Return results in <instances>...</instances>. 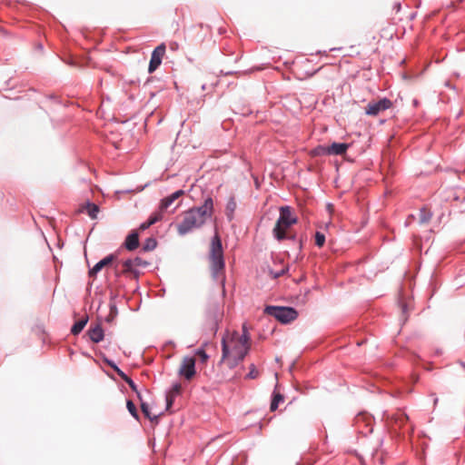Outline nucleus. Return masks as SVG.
<instances>
[{"mask_svg": "<svg viewBox=\"0 0 465 465\" xmlns=\"http://www.w3.org/2000/svg\"><path fill=\"white\" fill-rule=\"evenodd\" d=\"M213 200L208 194L200 206L193 207L183 213V220L177 224L180 235H186L195 229L201 228L213 215Z\"/></svg>", "mask_w": 465, "mask_h": 465, "instance_id": "obj_1", "label": "nucleus"}, {"mask_svg": "<svg viewBox=\"0 0 465 465\" xmlns=\"http://www.w3.org/2000/svg\"><path fill=\"white\" fill-rule=\"evenodd\" d=\"M250 351V345H244L241 341H235L231 336L223 335L222 338V361L229 369H234L242 362Z\"/></svg>", "mask_w": 465, "mask_h": 465, "instance_id": "obj_2", "label": "nucleus"}, {"mask_svg": "<svg viewBox=\"0 0 465 465\" xmlns=\"http://www.w3.org/2000/svg\"><path fill=\"white\" fill-rule=\"evenodd\" d=\"M209 262L213 279L216 282H220L223 285L225 281V261L223 257L222 240L217 233H215L212 238Z\"/></svg>", "mask_w": 465, "mask_h": 465, "instance_id": "obj_3", "label": "nucleus"}, {"mask_svg": "<svg viewBox=\"0 0 465 465\" xmlns=\"http://www.w3.org/2000/svg\"><path fill=\"white\" fill-rule=\"evenodd\" d=\"M223 318V306L220 302H209L204 312L203 330L205 334L215 336Z\"/></svg>", "mask_w": 465, "mask_h": 465, "instance_id": "obj_4", "label": "nucleus"}, {"mask_svg": "<svg viewBox=\"0 0 465 465\" xmlns=\"http://www.w3.org/2000/svg\"><path fill=\"white\" fill-rule=\"evenodd\" d=\"M297 217L292 213V208L288 205L280 208V215L272 230L273 237L277 241H283L287 238V230L297 223Z\"/></svg>", "mask_w": 465, "mask_h": 465, "instance_id": "obj_5", "label": "nucleus"}, {"mask_svg": "<svg viewBox=\"0 0 465 465\" xmlns=\"http://www.w3.org/2000/svg\"><path fill=\"white\" fill-rule=\"evenodd\" d=\"M264 312L283 324L290 323L298 317V312L294 308L286 306L269 305L265 307Z\"/></svg>", "mask_w": 465, "mask_h": 465, "instance_id": "obj_6", "label": "nucleus"}, {"mask_svg": "<svg viewBox=\"0 0 465 465\" xmlns=\"http://www.w3.org/2000/svg\"><path fill=\"white\" fill-rule=\"evenodd\" d=\"M149 263L143 261L140 257H135L134 259H127L123 262V271L121 272H115L117 277L121 274H133L135 278L138 277L139 272L136 270V267H146Z\"/></svg>", "mask_w": 465, "mask_h": 465, "instance_id": "obj_7", "label": "nucleus"}, {"mask_svg": "<svg viewBox=\"0 0 465 465\" xmlns=\"http://www.w3.org/2000/svg\"><path fill=\"white\" fill-rule=\"evenodd\" d=\"M392 106V102L384 97L379 101H373L367 104L365 107V114L371 116H376L381 112L390 109Z\"/></svg>", "mask_w": 465, "mask_h": 465, "instance_id": "obj_8", "label": "nucleus"}, {"mask_svg": "<svg viewBox=\"0 0 465 465\" xmlns=\"http://www.w3.org/2000/svg\"><path fill=\"white\" fill-rule=\"evenodd\" d=\"M166 46L163 43L156 46L152 52L151 59L149 62L148 72L153 73L162 64L163 57L165 54Z\"/></svg>", "mask_w": 465, "mask_h": 465, "instance_id": "obj_9", "label": "nucleus"}, {"mask_svg": "<svg viewBox=\"0 0 465 465\" xmlns=\"http://www.w3.org/2000/svg\"><path fill=\"white\" fill-rule=\"evenodd\" d=\"M195 373V359L193 357H184L179 369V374L190 381Z\"/></svg>", "mask_w": 465, "mask_h": 465, "instance_id": "obj_10", "label": "nucleus"}, {"mask_svg": "<svg viewBox=\"0 0 465 465\" xmlns=\"http://www.w3.org/2000/svg\"><path fill=\"white\" fill-rule=\"evenodd\" d=\"M349 148V144L345 143H332L329 146H319L316 150L319 153L328 155H342Z\"/></svg>", "mask_w": 465, "mask_h": 465, "instance_id": "obj_11", "label": "nucleus"}, {"mask_svg": "<svg viewBox=\"0 0 465 465\" xmlns=\"http://www.w3.org/2000/svg\"><path fill=\"white\" fill-rule=\"evenodd\" d=\"M117 255L115 253H111L102 260H100L98 262L94 264L93 268L89 270V277L95 278L97 273L105 266L111 264L114 260H116Z\"/></svg>", "mask_w": 465, "mask_h": 465, "instance_id": "obj_12", "label": "nucleus"}, {"mask_svg": "<svg viewBox=\"0 0 465 465\" xmlns=\"http://www.w3.org/2000/svg\"><path fill=\"white\" fill-rule=\"evenodd\" d=\"M184 193H185L183 190H177L172 194L163 198L159 205V210L161 212L166 211L174 203V201L183 196Z\"/></svg>", "mask_w": 465, "mask_h": 465, "instance_id": "obj_13", "label": "nucleus"}, {"mask_svg": "<svg viewBox=\"0 0 465 465\" xmlns=\"http://www.w3.org/2000/svg\"><path fill=\"white\" fill-rule=\"evenodd\" d=\"M124 246L128 251H134L139 246V234L137 231H132L126 236Z\"/></svg>", "mask_w": 465, "mask_h": 465, "instance_id": "obj_14", "label": "nucleus"}, {"mask_svg": "<svg viewBox=\"0 0 465 465\" xmlns=\"http://www.w3.org/2000/svg\"><path fill=\"white\" fill-rule=\"evenodd\" d=\"M88 336L93 342L98 343L104 340V332L101 325L96 324L89 329Z\"/></svg>", "mask_w": 465, "mask_h": 465, "instance_id": "obj_15", "label": "nucleus"}, {"mask_svg": "<svg viewBox=\"0 0 465 465\" xmlns=\"http://www.w3.org/2000/svg\"><path fill=\"white\" fill-rule=\"evenodd\" d=\"M232 338H233L235 341H241L244 345H250V335L248 333V330L245 325H242V333L239 334L237 331H233L232 333L229 334Z\"/></svg>", "mask_w": 465, "mask_h": 465, "instance_id": "obj_16", "label": "nucleus"}, {"mask_svg": "<svg viewBox=\"0 0 465 465\" xmlns=\"http://www.w3.org/2000/svg\"><path fill=\"white\" fill-rule=\"evenodd\" d=\"M88 320V316L85 315L82 317L80 320L76 321L71 328V333L73 335H78L87 324Z\"/></svg>", "mask_w": 465, "mask_h": 465, "instance_id": "obj_17", "label": "nucleus"}, {"mask_svg": "<svg viewBox=\"0 0 465 465\" xmlns=\"http://www.w3.org/2000/svg\"><path fill=\"white\" fill-rule=\"evenodd\" d=\"M237 204L233 196H231L225 206V215L228 221H232L234 217V212L236 210Z\"/></svg>", "mask_w": 465, "mask_h": 465, "instance_id": "obj_18", "label": "nucleus"}, {"mask_svg": "<svg viewBox=\"0 0 465 465\" xmlns=\"http://www.w3.org/2000/svg\"><path fill=\"white\" fill-rule=\"evenodd\" d=\"M140 401H141V410H142V412L143 413V415H144L147 419H149L150 420H152V421H153V420H158V416H157V415H153H153L151 414L149 405H148L146 402H144V401H143V399H142V398H141Z\"/></svg>", "mask_w": 465, "mask_h": 465, "instance_id": "obj_19", "label": "nucleus"}, {"mask_svg": "<svg viewBox=\"0 0 465 465\" xmlns=\"http://www.w3.org/2000/svg\"><path fill=\"white\" fill-rule=\"evenodd\" d=\"M284 400L283 396L281 393L273 392L272 399L270 405V410L274 411L278 409L280 402H282Z\"/></svg>", "mask_w": 465, "mask_h": 465, "instance_id": "obj_20", "label": "nucleus"}, {"mask_svg": "<svg viewBox=\"0 0 465 465\" xmlns=\"http://www.w3.org/2000/svg\"><path fill=\"white\" fill-rule=\"evenodd\" d=\"M86 213L92 219H95L97 216V213L99 212V207L97 204L94 203L87 202L86 203Z\"/></svg>", "mask_w": 465, "mask_h": 465, "instance_id": "obj_21", "label": "nucleus"}, {"mask_svg": "<svg viewBox=\"0 0 465 465\" xmlns=\"http://www.w3.org/2000/svg\"><path fill=\"white\" fill-rule=\"evenodd\" d=\"M157 246V241L153 237L147 238L143 244V251L151 252Z\"/></svg>", "mask_w": 465, "mask_h": 465, "instance_id": "obj_22", "label": "nucleus"}, {"mask_svg": "<svg viewBox=\"0 0 465 465\" xmlns=\"http://www.w3.org/2000/svg\"><path fill=\"white\" fill-rule=\"evenodd\" d=\"M207 343L208 342L205 341L201 348L195 351V355H197L200 358L202 363H205L209 359V355L206 353L204 350V346H206Z\"/></svg>", "mask_w": 465, "mask_h": 465, "instance_id": "obj_23", "label": "nucleus"}, {"mask_svg": "<svg viewBox=\"0 0 465 465\" xmlns=\"http://www.w3.org/2000/svg\"><path fill=\"white\" fill-rule=\"evenodd\" d=\"M420 223H426L431 218V213L426 208H421L419 213Z\"/></svg>", "mask_w": 465, "mask_h": 465, "instance_id": "obj_24", "label": "nucleus"}, {"mask_svg": "<svg viewBox=\"0 0 465 465\" xmlns=\"http://www.w3.org/2000/svg\"><path fill=\"white\" fill-rule=\"evenodd\" d=\"M126 408L129 411V413L136 420H139V414H138V411H137V409L134 405V403L133 402V401L131 400H127L126 401Z\"/></svg>", "mask_w": 465, "mask_h": 465, "instance_id": "obj_25", "label": "nucleus"}, {"mask_svg": "<svg viewBox=\"0 0 465 465\" xmlns=\"http://www.w3.org/2000/svg\"><path fill=\"white\" fill-rule=\"evenodd\" d=\"M325 243V235L321 232L315 233V244L318 247H322Z\"/></svg>", "mask_w": 465, "mask_h": 465, "instance_id": "obj_26", "label": "nucleus"}, {"mask_svg": "<svg viewBox=\"0 0 465 465\" xmlns=\"http://www.w3.org/2000/svg\"><path fill=\"white\" fill-rule=\"evenodd\" d=\"M259 375V372L258 371L256 370V367L253 363H252L250 365V371L249 372L246 374L245 378L246 379H256Z\"/></svg>", "mask_w": 465, "mask_h": 465, "instance_id": "obj_27", "label": "nucleus"}, {"mask_svg": "<svg viewBox=\"0 0 465 465\" xmlns=\"http://www.w3.org/2000/svg\"><path fill=\"white\" fill-rule=\"evenodd\" d=\"M126 383L130 386V388L132 389V391H133L134 392H135V394H136L137 398H138L139 400H141L142 394H141L140 391L138 390L137 385L134 383V381L131 378H129V379L126 381Z\"/></svg>", "mask_w": 465, "mask_h": 465, "instance_id": "obj_28", "label": "nucleus"}, {"mask_svg": "<svg viewBox=\"0 0 465 465\" xmlns=\"http://www.w3.org/2000/svg\"><path fill=\"white\" fill-rule=\"evenodd\" d=\"M181 390H182V386L180 383H178V382L173 383L170 391L168 392V394L175 397L176 395H178L180 393Z\"/></svg>", "mask_w": 465, "mask_h": 465, "instance_id": "obj_29", "label": "nucleus"}, {"mask_svg": "<svg viewBox=\"0 0 465 465\" xmlns=\"http://www.w3.org/2000/svg\"><path fill=\"white\" fill-rule=\"evenodd\" d=\"M161 211L160 213H153L149 218H148V221H149V224H154L156 223L157 222H159L160 220H162L163 216L161 214Z\"/></svg>", "mask_w": 465, "mask_h": 465, "instance_id": "obj_30", "label": "nucleus"}, {"mask_svg": "<svg viewBox=\"0 0 465 465\" xmlns=\"http://www.w3.org/2000/svg\"><path fill=\"white\" fill-rule=\"evenodd\" d=\"M109 313L113 318L116 317L118 311H117V307L114 303H110V312Z\"/></svg>", "mask_w": 465, "mask_h": 465, "instance_id": "obj_31", "label": "nucleus"}, {"mask_svg": "<svg viewBox=\"0 0 465 465\" xmlns=\"http://www.w3.org/2000/svg\"><path fill=\"white\" fill-rule=\"evenodd\" d=\"M117 373V375L126 382V381L130 378L124 371H123L120 368L117 369V371H115Z\"/></svg>", "mask_w": 465, "mask_h": 465, "instance_id": "obj_32", "label": "nucleus"}, {"mask_svg": "<svg viewBox=\"0 0 465 465\" xmlns=\"http://www.w3.org/2000/svg\"><path fill=\"white\" fill-rule=\"evenodd\" d=\"M288 272V268H283L278 272H273V278L277 279L282 275H284Z\"/></svg>", "mask_w": 465, "mask_h": 465, "instance_id": "obj_33", "label": "nucleus"}, {"mask_svg": "<svg viewBox=\"0 0 465 465\" xmlns=\"http://www.w3.org/2000/svg\"><path fill=\"white\" fill-rule=\"evenodd\" d=\"M104 361L106 362V364L108 366H110L114 371H117V369H119V367L115 364V362L112 360H108V359H105Z\"/></svg>", "mask_w": 465, "mask_h": 465, "instance_id": "obj_34", "label": "nucleus"}, {"mask_svg": "<svg viewBox=\"0 0 465 465\" xmlns=\"http://www.w3.org/2000/svg\"><path fill=\"white\" fill-rule=\"evenodd\" d=\"M173 401H174V396L170 395V394L167 393V395H166V407H167V409H169L172 406Z\"/></svg>", "mask_w": 465, "mask_h": 465, "instance_id": "obj_35", "label": "nucleus"}, {"mask_svg": "<svg viewBox=\"0 0 465 465\" xmlns=\"http://www.w3.org/2000/svg\"><path fill=\"white\" fill-rule=\"evenodd\" d=\"M150 226H152V224H149V221H145L143 223H142L139 226V230L141 231H145L147 230Z\"/></svg>", "mask_w": 465, "mask_h": 465, "instance_id": "obj_36", "label": "nucleus"}, {"mask_svg": "<svg viewBox=\"0 0 465 465\" xmlns=\"http://www.w3.org/2000/svg\"><path fill=\"white\" fill-rule=\"evenodd\" d=\"M409 420V417L407 414L405 413H402L400 417V421L401 422H404V421H407Z\"/></svg>", "mask_w": 465, "mask_h": 465, "instance_id": "obj_37", "label": "nucleus"}, {"mask_svg": "<svg viewBox=\"0 0 465 465\" xmlns=\"http://www.w3.org/2000/svg\"><path fill=\"white\" fill-rule=\"evenodd\" d=\"M285 240H290V241L295 242L297 239H296L295 234H291V235L287 234V238Z\"/></svg>", "mask_w": 465, "mask_h": 465, "instance_id": "obj_38", "label": "nucleus"}, {"mask_svg": "<svg viewBox=\"0 0 465 465\" xmlns=\"http://www.w3.org/2000/svg\"><path fill=\"white\" fill-rule=\"evenodd\" d=\"M401 3H395L393 8L396 10V12H399L401 10Z\"/></svg>", "mask_w": 465, "mask_h": 465, "instance_id": "obj_39", "label": "nucleus"}, {"mask_svg": "<svg viewBox=\"0 0 465 465\" xmlns=\"http://www.w3.org/2000/svg\"><path fill=\"white\" fill-rule=\"evenodd\" d=\"M170 47H171L172 50H175V49L178 48V44L175 43V42L171 43Z\"/></svg>", "mask_w": 465, "mask_h": 465, "instance_id": "obj_40", "label": "nucleus"}, {"mask_svg": "<svg viewBox=\"0 0 465 465\" xmlns=\"http://www.w3.org/2000/svg\"><path fill=\"white\" fill-rule=\"evenodd\" d=\"M431 396H433V403H434V406L438 403V401L439 399L435 396V394H432Z\"/></svg>", "mask_w": 465, "mask_h": 465, "instance_id": "obj_41", "label": "nucleus"}, {"mask_svg": "<svg viewBox=\"0 0 465 465\" xmlns=\"http://www.w3.org/2000/svg\"><path fill=\"white\" fill-rule=\"evenodd\" d=\"M114 318H113L110 314L106 317V322H110L114 320Z\"/></svg>", "mask_w": 465, "mask_h": 465, "instance_id": "obj_42", "label": "nucleus"}, {"mask_svg": "<svg viewBox=\"0 0 465 465\" xmlns=\"http://www.w3.org/2000/svg\"><path fill=\"white\" fill-rule=\"evenodd\" d=\"M181 203H179L178 204H176V206L174 207L173 211L176 210L179 206H180Z\"/></svg>", "mask_w": 465, "mask_h": 465, "instance_id": "obj_43", "label": "nucleus"}, {"mask_svg": "<svg viewBox=\"0 0 465 465\" xmlns=\"http://www.w3.org/2000/svg\"><path fill=\"white\" fill-rule=\"evenodd\" d=\"M405 310H406V306H405V305H403V306H402V312H403V313L405 312Z\"/></svg>", "mask_w": 465, "mask_h": 465, "instance_id": "obj_44", "label": "nucleus"}, {"mask_svg": "<svg viewBox=\"0 0 465 465\" xmlns=\"http://www.w3.org/2000/svg\"><path fill=\"white\" fill-rule=\"evenodd\" d=\"M460 364L465 369V362L461 361Z\"/></svg>", "mask_w": 465, "mask_h": 465, "instance_id": "obj_45", "label": "nucleus"}]
</instances>
